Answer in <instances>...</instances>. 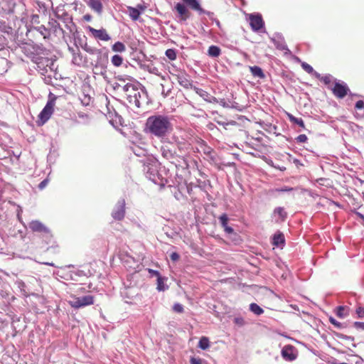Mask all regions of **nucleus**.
I'll use <instances>...</instances> for the list:
<instances>
[{
    "label": "nucleus",
    "instance_id": "1",
    "mask_svg": "<svg viewBox=\"0 0 364 364\" xmlns=\"http://www.w3.org/2000/svg\"><path fill=\"white\" fill-rule=\"evenodd\" d=\"M146 129L149 133L158 138H163L173 131V125L168 117L161 114L150 116L146 122Z\"/></svg>",
    "mask_w": 364,
    "mask_h": 364
},
{
    "label": "nucleus",
    "instance_id": "2",
    "mask_svg": "<svg viewBox=\"0 0 364 364\" xmlns=\"http://www.w3.org/2000/svg\"><path fill=\"white\" fill-rule=\"evenodd\" d=\"M28 227L32 232L40 233L46 239V243H52V245L46 249V251H50L54 255L60 252V247L58 244L53 242V235L51 230L44 223L38 220H32L29 223Z\"/></svg>",
    "mask_w": 364,
    "mask_h": 364
},
{
    "label": "nucleus",
    "instance_id": "3",
    "mask_svg": "<svg viewBox=\"0 0 364 364\" xmlns=\"http://www.w3.org/2000/svg\"><path fill=\"white\" fill-rule=\"evenodd\" d=\"M124 97L131 105L140 107L141 100L144 98V93L136 86L127 83L123 88Z\"/></svg>",
    "mask_w": 364,
    "mask_h": 364
},
{
    "label": "nucleus",
    "instance_id": "4",
    "mask_svg": "<svg viewBox=\"0 0 364 364\" xmlns=\"http://www.w3.org/2000/svg\"><path fill=\"white\" fill-rule=\"evenodd\" d=\"M58 97L54 94L51 92L49 94L48 101L43 110L38 114V119L37 121L38 125L44 124L50 118L54 111V107L55 105V100Z\"/></svg>",
    "mask_w": 364,
    "mask_h": 364
},
{
    "label": "nucleus",
    "instance_id": "5",
    "mask_svg": "<svg viewBox=\"0 0 364 364\" xmlns=\"http://www.w3.org/2000/svg\"><path fill=\"white\" fill-rule=\"evenodd\" d=\"M70 297L72 299L68 301V304L74 309H80L94 304V296L92 295L82 297L72 295Z\"/></svg>",
    "mask_w": 364,
    "mask_h": 364
},
{
    "label": "nucleus",
    "instance_id": "6",
    "mask_svg": "<svg viewBox=\"0 0 364 364\" xmlns=\"http://www.w3.org/2000/svg\"><path fill=\"white\" fill-rule=\"evenodd\" d=\"M333 95L337 99H343L350 92L348 85L343 81H335L333 86L331 87Z\"/></svg>",
    "mask_w": 364,
    "mask_h": 364
},
{
    "label": "nucleus",
    "instance_id": "7",
    "mask_svg": "<svg viewBox=\"0 0 364 364\" xmlns=\"http://www.w3.org/2000/svg\"><path fill=\"white\" fill-rule=\"evenodd\" d=\"M171 75L183 87L186 89L193 88L190 76L186 73V71L181 70H176V73H171Z\"/></svg>",
    "mask_w": 364,
    "mask_h": 364
},
{
    "label": "nucleus",
    "instance_id": "8",
    "mask_svg": "<svg viewBox=\"0 0 364 364\" xmlns=\"http://www.w3.org/2000/svg\"><path fill=\"white\" fill-rule=\"evenodd\" d=\"M281 354L285 360L293 361L297 358L298 351L294 346L286 345L282 349Z\"/></svg>",
    "mask_w": 364,
    "mask_h": 364
},
{
    "label": "nucleus",
    "instance_id": "9",
    "mask_svg": "<svg viewBox=\"0 0 364 364\" xmlns=\"http://www.w3.org/2000/svg\"><path fill=\"white\" fill-rule=\"evenodd\" d=\"M112 217L117 220H122L125 215V200L124 199L119 200L116 204L113 211Z\"/></svg>",
    "mask_w": 364,
    "mask_h": 364
},
{
    "label": "nucleus",
    "instance_id": "10",
    "mask_svg": "<svg viewBox=\"0 0 364 364\" xmlns=\"http://www.w3.org/2000/svg\"><path fill=\"white\" fill-rule=\"evenodd\" d=\"M87 30L92 34V37L103 41H108L110 40V36L105 28L95 29L91 26L87 27Z\"/></svg>",
    "mask_w": 364,
    "mask_h": 364
},
{
    "label": "nucleus",
    "instance_id": "11",
    "mask_svg": "<svg viewBox=\"0 0 364 364\" xmlns=\"http://www.w3.org/2000/svg\"><path fill=\"white\" fill-rule=\"evenodd\" d=\"M250 25L255 31H258L264 26V21L259 14H251L249 17Z\"/></svg>",
    "mask_w": 364,
    "mask_h": 364
},
{
    "label": "nucleus",
    "instance_id": "12",
    "mask_svg": "<svg viewBox=\"0 0 364 364\" xmlns=\"http://www.w3.org/2000/svg\"><path fill=\"white\" fill-rule=\"evenodd\" d=\"M175 9L178 14V17L181 21H186L190 18L191 13L184 4L177 3L175 6Z\"/></svg>",
    "mask_w": 364,
    "mask_h": 364
},
{
    "label": "nucleus",
    "instance_id": "13",
    "mask_svg": "<svg viewBox=\"0 0 364 364\" xmlns=\"http://www.w3.org/2000/svg\"><path fill=\"white\" fill-rule=\"evenodd\" d=\"M218 123L220 125H222L225 130L230 131L233 133L237 132V131L242 130V125L235 121L232 120V121H230L228 122H218Z\"/></svg>",
    "mask_w": 364,
    "mask_h": 364
},
{
    "label": "nucleus",
    "instance_id": "14",
    "mask_svg": "<svg viewBox=\"0 0 364 364\" xmlns=\"http://www.w3.org/2000/svg\"><path fill=\"white\" fill-rule=\"evenodd\" d=\"M191 9L198 11L200 14H205V10L200 6L197 0H182Z\"/></svg>",
    "mask_w": 364,
    "mask_h": 364
},
{
    "label": "nucleus",
    "instance_id": "15",
    "mask_svg": "<svg viewBox=\"0 0 364 364\" xmlns=\"http://www.w3.org/2000/svg\"><path fill=\"white\" fill-rule=\"evenodd\" d=\"M88 6L95 11L97 14H101L103 10V6L100 0H90L87 2Z\"/></svg>",
    "mask_w": 364,
    "mask_h": 364
},
{
    "label": "nucleus",
    "instance_id": "16",
    "mask_svg": "<svg viewBox=\"0 0 364 364\" xmlns=\"http://www.w3.org/2000/svg\"><path fill=\"white\" fill-rule=\"evenodd\" d=\"M38 68L42 70L43 71L47 72V67H50L53 65V62L48 58H39L37 61Z\"/></svg>",
    "mask_w": 364,
    "mask_h": 364
},
{
    "label": "nucleus",
    "instance_id": "17",
    "mask_svg": "<svg viewBox=\"0 0 364 364\" xmlns=\"http://www.w3.org/2000/svg\"><path fill=\"white\" fill-rule=\"evenodd\" d=\"M315 77L318 79L321 82L324 83L326 85L328 86V88L331 90L330 85L333 83V77L331 75H321V74L315 72L314 73Z\"/></svg>",
    "mask_w": 364,
    "mask_h": 364
},
{
    "label": "nucleus",
    "instance_id": "18",
    "mask_svg": "<svg viewBox=\"0 0 364 364\" xmlns=\"http://www.w3.org/2000/svg\"><path fill=\"white\" fill-rule=\"evenodd\" d=\"M250 70L252 75L254 77H257L259 78L262 79L265 76L262 70L261 69V68H259L258 66L255 65V66L250 67Z\"/></svg>",
    "mask_w": 364,
    "mask_h": 364
},
{
    "label": "nucleus",
    "instance_id": "19",
    "mask_svg": "<svg viewBox=\"0 0 364 364\" xmlns=\"http://www.w3.org/2000/svg\"><path fill=\"white\" fill-rule=\"evenodd\" d=\"M274 214H277L279 216V218L281 222L284 221L287 218V213L284 210V208L282 207L276 208L274 210Z\"/></svg>",
    "mask_w": 364,
    "mask_h": 364
},
{
    "label": "nucleus",
    "instance_id": "20",
    "mask_svg": "<svg viewBox=\"0 0 364 364\" xmlns=\"http://www.w3.org/2000/svg\"><path fill=\"white\" fill-rule=\"evenodd\" d=\"M127 9L129 11V16L133 21H136L139 19L141 14L139 9H136L135 7L132 6H128Z\"/></svg>",
    "mask_w": 364,
    "mask_h": 364
},
{
    "label": "nucleus",
    "instance_id": "21",
    "mask_svg": "<svg viewBox=\"0 0 364 364\" xmlns=\"http://www.w3.org/2000/svg\"><path fill=\"white\" fill-rule=\"evenodd\" d=\"M221 50L216 46H211L209 47L208 53L209 56L217 58L220 55Z\"/></svg>",
    "mask_w": 364,
    "mask_h": 364
},
{
    "label": "nucleus",
    "instance_id": "22",
    "mask_svg": "<svg viewBox=\"0 0 364 364\" xmlns=\"http://www.w3.org/2000/svg\"><path fill=\"white\" fill-rule=\"evenodd\" d=\"M284 243V237L282 233L275 234L273 237V245L279 246Z\"/></svg>",
    "mask_w": 364,
    "mask_h": 364
},
{
    "label": "nucleus",
    "instance_id": "23",
    "mask_svg": "<svg viewBox=\"0 0 364 364\" xmlns=\"http://www.w3.org/2000/svg\"><path fill=\"white\" fill-rule=\"evenodd\" d=\"M112 49L114 52L122 53L126 50V46L123 43L117 41L112 46Z\"/></svg>",
    "mask_w": 364,
    "mask_h": 364
},
{
    "label": "nucleus",
    "instance_id": "24",
    "mask_svg": "<svg viewBox=\"0 0 364 364\" xmlns=\"http://www.w3.org/2000/svg\"><path fill=\"white\" fill-rule=\"evenodd\" d=\"M198 347L203 350H206L210 347V341L207 337L203 336L198 342Z\"/></svg>",
    "mask_w": 364,
    "mask_h": 364
},
{
    "label": "nucleus",
    "instance_id": "25",
    "mask_svg": "<svg viewBox=\"0 0 364 364\" xmlns=\"http://www.w3.org/2000/svg\"><path fill=\"white\" fill-rule=\"evenodd\" d=\"M111 62L115 67H119L123 63V58L119 55H114L112 57Z\"/></svg>",
    "mask_w": 364,
    "mask_h": 364
},
{
    "label": "nucleus",
    "instance_id": "26",
    "mask_svg": "<svg viewBox=\"0 0 364 364\" xmlns=\"http://www.w3.org/2000/svg\"><path fill=\"white\" fill-rule=\"evenodd\" d=\"M289 119L291 122L298 124L300 127L303 129H305V124L301 118H297L294 117L292 114H289Z\"/></svg>",
    "mask_w": 364,
    "mask_h": 364
},
{
    "label": "nucleus",
    "instance_id": "27",
    "mask_svg": "<svg viewBox=\"0 0 364 364\" xmlns=\"http://www.w3.org/2000/svg\"><path fill=\"white\" fill-rule=\"evenodd\" d=\"M36 29L43 36L44 38H49L50 33L48 28H46L44 26L41 25Z\"/></svg>",
    "mask_w": 364,
    "mask_h": 364
},
{
    "label": "nucleus",
    "instance_id": "28",
    "mask_svg": "<svg viewBox=\"0 0 364 364\" xmlns=\"http://www.w3.org/2000/svg\"><path fill=\"white\" fill-rule=\"evenodd\" d=\"M250 309L251 311L258 316L261 315L264 312L263 309L255 303H252L250 305Z\"/></svg>",
    "mask_w": 364,
    "mask_h": 364
},
{
    "label": "nucleus",
    "instance_id": "29",
    "mask_svg": "<svg viewBox=\"0 0 364 364\" xmlns=\"http://www.w3.org/2000/svg\"><path fill=\"white\" fill-rule=\"evenodd\" d=\"M346 308L343 306H337L335 309L336 316L341 318H343L347 316V313L345 312Z\"/></svg>",
    "mask_w": 364,
    "mask_h": 364
},
{
    "label": "nucleus",
    "instance_id": "30",
    "mask_svg": "<svg viewBox=\"0 0 364 364\" xmlns=\"http://www.w3.org/2000/svg\"><path fill=\"white\" fill-rule=\"evenodd\" d=\"M193 89L196 91V92L200 97H202L204 100L210 101L208 99V97H209V94L206 91L196 87H193Z\"/></svg>",
    "mask_w": 364,
    "mask_h": 364
},
{
    "label": "nucleus",
    "instance_id": "31",
    "mask_svg": "<svg viewBox=\"0 0 364 364\" xmlns=\"http://www.w3.org/2000/svg\"><path fill=\"white\" fill-rule=\"evenodd\" d=\"M166 56L171 60H174L176 59V52L174 49H168L166 50Z\"/></svg>",
    "mask_w": 364,
    "mask_h": 364
},
{
    "label": "nucleus",
    "instance_id": "32",
    "mask_svg": "<svg viewBox=\"0 0 364 364\" xmlns=\"http://www.w3.org/2000/svg\"><path fill=\"white\" fill-rule=\"evenodd\" d=\"M219 220H220V224L222 225V227L223 228V229L225 228H226L228 225V217L226 213H223L222 214L220 217H219Z\"/></svg>",
    "mask_w": 364,
    "mask_h": 364
},
{
    "label": "nucleus",
    "instance_id": "33",
    "mask_svg": "<svg viewBox=\"0 0 364 364\" xmlns=\"http://www.w3.org/2000/svg\"><path fill=\"white\" fill-rule=\"evenodd\" d=\"M157 289L159 291H164L165 289L164 280L161 276L157 277Z\"/></svg>",
    "mask_w": 364,
    "mask_h": 364
},
{
    "label": "nucleus",
    "instance_id": "34",
    "mask_svg": "<svg viewBox=\"0 0 364 364\" xmlns=\"http://www.w3.org/2000/svg\"><path fill=\"white\" fill-rule=\"evenodd\" d=\"M301 67L306 73L309 74H311L314 72V68L306 63H302Z\"/></svg>",
    "mask_w": 364,
    "mask_h": 364
},
{
    "label": "nucleus",
    "instance_id": "35",
    "mask_svg": "<svg viewBox=\"0 0 364 364\" xmlns=\"http://www.w3.org/2000/svg\"><path fill=\"white\" fill-rule=\"evenodd\" d=\"M328 320L331 324H333L335 327L338 328H341L343 327V324L338 321H336L333 317L330 316Z\"/></svg>",
    "mask_w": 364,
    "mask_h": 364
},
{
    "label": "nucleus",
    "instance_id": "36",
    "mask_svg": "<svg viewBox=\"0 0 364 364\" xmlns=\"http://www.w3.org/2000/svg\"><path fill=\"white\" fill-rule=\"evenodd\" d=\"M173 310L175 312H176V313L181 314V313H183V312L184 309H183V305H181V304L176 303V304H175L173 306Z\"/></svg>",
    "mask_w": 364,
    "mask_h": 364
},
{
    "label": "nucleus",
    "instance_id": "37",
    "mask_svg": "<svg viewBox=\"0 0 364 364\" xmlns=\"http://www.w3.org/2000/svg\"><path fill=\"white\" fill-rule=\"evenodd\" d=\"M356 314L358 318H364V307L358 306L355 310Z\"/></svg>",
    "mask_w": 364,
    "mask_h": 364
},
{
    "label": "nucleus",
    "instance_id": "38",
    "mask_svg": "<svg viewBox=\"0 0 364 364\" xmlns=\"http://www.w3.org/2000/svg\"><path fill=\"white\" fill-rule=\"evenodd\" d=\"M296 140L297 142H299V143H305L308 140V138L306 136V134H300L296 138Z\"/></svg>",
    "mask_w": 364,
    "mask_h": 364
},
{
    "label": "nucleus",
    "instance_id": "39",
    "mask_svg": "<svg viewBox=\"0 0 364 364\" xmlns=\"http://www.w3.org/2000/svg\"><path fill=\"white\" fill-rule=\"evenodd\" d=\"M293 190H294V188L291 187L284 186L281 188L275 189V191L278 192V193H282V192H289V191H292Z\"/></svg>",
    "mask_w": 364,
    "mask_h": 364
},
{
    "label": "nucleus",
    "instance_id": "40",
    "mask_svg": "<svg viewBox=\"0 0 364 364\" xmlns=\"http://www.w3.org/2000/svg\"><path fill=\"white\" fill-rule=\"evenodd\" d=\"M353 326L358 330L364 331V322L355 321L353 323Z\"/></svg>",
    "mask_w": 364,
    "mask_h": 364
},
{
    "label": "nucleus",
    "instance_id": "41",
    "mask_svg": "<svg viewBox=\"0 0 364 364\" xmlns=\"http://www.w3.org/2000/svg\"><path fill=\"white\" fill-rule=\"evenodd\" d=\"M355 107L357 109H364V101H363V100L357 101L355 103Z\"/></svg>",
    "mask_w": 364,
    "mask_h": 364
},
{
    "label": "nucleus",
    "instance_id": "42",
    "mask_svg": "<svg viewBox=\"0 0 364 364\" xmlns=\"http://www.w3.org/2000/svg\"><path fill=\"white\" fill-rule=\"evenodd\" d=\"M190 363L191 364H202L200 358H196L194 357L191 358Z\"/></svg>",
    "mask_w": 364,
    "mask_h": 364
},
{
    "label": "nucleus",
    "instance_id": "43",
    "mask_svg": "<svg viewBox=\"0 0 364 364\" xmlns=\"http://www.w3.org/2000/svg\"><path fill=\"white\" fill-rule=\"evenodd\" d=\"M171 259L172 261H178L180 258L179 255L177 252H172L170 255Z\"/></svg>",
    "mask_w": 364,
    "mask_h": 364
},
{
    "label": "nucleus",
    "instance_id": "44",
    "mask_svg": "<svg viewBox=\"0 0 364 364\" xmlns=\"http://www.w3.org/2000/svg\"><path fill=\"white\" fill-rule=\"evenodd\" d=\"M48 183V179L43 180L38 185L39 189H41V190L43 189L47 186Z\"/></svg>",
    "mask_w": 364,
    "mask_h": 364
},
{
    "label": "nucleus",
    "instance_id": "45",
    "mask_svg": "<svg viewBox=\"0 0 364 364\" xmlns=\"http://www.w3.org/2000/svg\"><path fill=\"white\" fill-rule=\"evenodd\" d=\"M136 9H139V11H140V14L143 11H144L146 9V6L144 4H137Z\"/></svg>",
    "mask_w": 364,
    "mask_h": 364
},
{
    "label": "nucleus",
    "instance_id": "46",
    "mask_svg": "<svg viewBox=\"0 0 364 364\" xmlns=\"http://www.w3.org/2000/svg\"><path fill=\"white\" fill-rule=\"evenodd\" d=\"M224 231L225 232H227L228 234H231V233H233L234 232V230L232 228L230 227V226H227L226 228H224Z\"/></svg>",
    "mask_w": 364,
    "mask_h": 364
},
{
    "label": "nucleus",
    "instance_id": "47",
    "mask_svg": "<svg viewBox=\"0 0 364 364\" xmlns=\"http://www.w3.org/2000/svg\"><path fill=\"white\" fill-rule=\"evenodd\" d=\"M39 16L37 14H34L31 16V21L34 23H38Z\"/></svg>",
    "mask_w": 364,
    "mask_h": 364
},
{
    "label": "nucleus",
    "instance_id": "48",
    "mask_svg": "<svg viewBox=\"0 0 364 364\" xmlns=\"http://www.w3.org/2000/svg\"><path fill=\"white\" fill-rule=\"evenodd\" d=\"M82 18L85 21H90L92 20V16L90 14H85L83 16Z\"/></svg>",
    "mask_w": 364,
    "mask_h": 364
},
{
    "label": "nucleus",
    "instance_id": "49",
    "mask_svg": "<svg viewBox=\"0 0 364 364\" xmlns=\"http://www.w3.org/2000/svg\"><path fill=\"white\" fill-rule=\"evenodd\" d=\"M150 272H151L153 274H154L155 276H156L157 277H159V276H161L159 272L158 271H155V270H150Z\"/></svg>",
    "mask_w": 364,
    "mask_h": 364
},
{
    "label": "nucleus",
    "instance_id": "50",
    "mask_svg": "<svg viewBox=\"0 0 364 364\" xmlns=\"http://www.w3.org/2000/svg\"><path fill=\"white\" fill-rule=\"evenodd\" d=\"M41 263H43L44 264H46V265H48V266H51V267L54 266V264L53 262H42Z\"/></svg>",
    "mask_w": 364,
    "mask_h": 364
},
{
    "label": "nucleus",
    "instance_id": "51",
    "mask_svg": "<svg viewBox=\"0 0 364 364\" xmlns=\"http://www.w3.org/2000/svg\"><path fill=\"white\" fill-rule=\"evenodd\" d=\"M183 161H184L185 167H186V168H188V163L186 162V160H183Z\"/></svg>",
    "mask_w": 364,
    "mask_h": 364
},
{
    "label": "nucleus",
    "instance_id": "52",
    "mask_svg": "<svg viewBox=\"0 0 364 364\" xmlns=\"http://www.w3.org/2000/svg\"><path fill=\"white\" fill-rule=\"evenodd\" d=\"M341 337H345L346 338H349L350 339L351 341H353V338H351V337H348V336H341Z\"/></svg>",
    "mask_w": 364,
    "mask_h": 364
}]
</instances>
